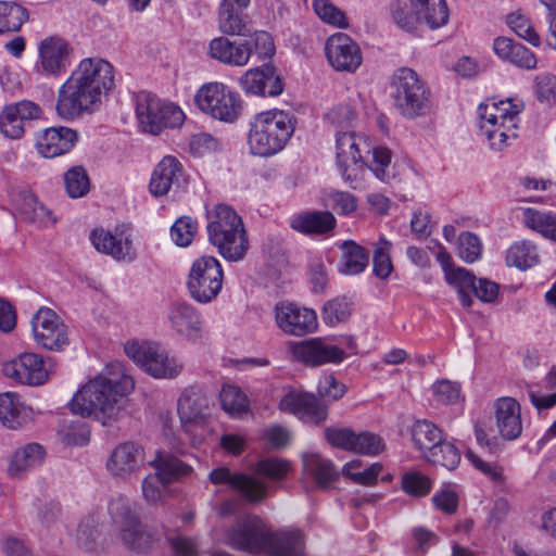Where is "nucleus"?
<instances>
[{
    "label": "nucleus",
    "instance_id": "f257e3e1",
    "mask_svg": "<svg viewBox=\"0 0 556 556\" xmlns=\"http://www.w3.org/2000/svg\"><path fill=\"white\" fill-rule=\"evenodd\" d=\"M115 87V67L100 56L81 59L58 90L56 114L73 121L98 110Z\"/></svg>",
    "mask_w": 556,
    "mask_h": 556
},
{
    "label": "nucleus",
    "instance_id": "f03ea898",
    "mask_svg": "<svg viewBox=\"0 0 556 556\" xmlns=\"http://www.w3.org/2000/svg\"><path fill=\"white\" fill-rule=\"evenodd\" d=\"M134 389V378L126 372L124 365L113 362L77 390L70 402V409L81 417L116 420L127 408L128 396Z\"/></svg>",
    "mask_w": 556,
    "mask_h": 556
},
{
    "label": "nucleus",
    "instance_id": "7ed1b4c3",
    "mask_svg": "<svg viewBox=\"0 0 556 556\" xmlns=\"http://www.w3.org/2000/svg\"><path fill=\"white\" fill-rule=\"evenodd\" d=\"M227 543L235 549L274 556H301L304 553V539L299 530L271 533L256 517L239 521L228 533Z\"/></svg>",
    "mask_w": 556,
    "mask_h": 556
},
{
    "label": "nucleus",
    "instance_id": "20e7f679",
    "mask_svg": "<svg viewBox=\"0 0 556 556\" xmlns=\"http://www.w3.org/2000/svg\"><path fill=\"white\" fill-rule=\"evenodd\" d=\"M295 127L296 118L291 112L271 109L256 113L249 121V152L258 157L278 154L286 148Z\"/></svg>",
    "mask_w": 556,
    "mask_h": 556
},
{
    "label": "nucleus",
    "instance_id": "39448f33",
    "mask_svg": "<svg viewBox=\"0 0 556 556\" xmlns=\"http://www.w3.org/2000/svg\"><path fill=\"white\" fill-rule=\"evenodd\" d=\"M208 241L227 261H241L249 250V239L241 216L230 205L214 204L206 210Z\"/></svg>",
    "mask_w": 556,
    "mask_h": 556
},
{
    "label": "nucleus",
    "instance_id": "423d86ee",
    "mask_svg": "<svg viewBox=\"0 0 556 556\" xmlns=\"http://www.w3.org/2000/svg\"><path fill=\"white\" fill-rule=\"evenodd\" d=\"M521 105L511 100L488 99L478 108L479 132L493 151H503L518 136Z\"/></svg>",
    "mask_w": 556,
    "mask_h": 556
},
{
    "label": "nucleus",
    "instance_id": "0eeeda50",
    "mask_svg": "<svg viewBox=\"0 0 556 556\" xmlns=\"http://www.w3.org/2000/svg\"><path fill=\"white\" fill-rule=\"evenodd\" d=\"M371 150V138L364 131L334 132V156L338 170L350 186L356 188L365 170V156Z\"/></svg>",
    "mask_w": 556,
    "mask_h": 556
},
{
    "label": "nucleus",
    "instance_id": "6e6552de",
    "mask_svg": "<svg viewBox=\"0 0 556 556\" xmlns=\"http://www.w3.org/2000/svg\"><path fill=\"white\" fill-rule=\"evenodd\" d=\"M124 351L135 364L154 379H174L184 370L182 361L157 342H127Z\"/></svg>",
    "mask_w": 556,
    "mask_h": 556
},
{
    "label": "nucleus",
    "instance_id": "1a4fd4ad",
    "mask_svg": "<svg viewBox=\"0 0 556 556\" xmlns=\"http://www.w3.org/2000/svg\"><path fill=\"white\" fill-rule=\"evenodd\" d=\"M194 104L203 114L226 124L235 123L243 109L241 96L222 81L203 84L195 91Z\"/></svg>",
    "mask_w": 556,
    "mask_h": 556
},
{
    "label": "nucleus",
    "instance_id": "9d476101",
    "mask_svg": "<svg viewBox=\"0 0 556 556\" xmlns=\"http://www.w3.org/2000/svg\"><path fill=\"white\" fill-rule=\"evenodd\" d=\"M391 88L394 105L404 117L414 119L429 112V91L412 68L396 70L391 78Z\"/></svg>",
    "mask_w": 556,
    "mask_h": 556
},
{
    "label": "nucleus",
    "instance_id": "9b49d317",
    "mask_svg": "<svg viewBox=\"0 0 556 556\" xmlns=\"http://www.w3.org/2000/svg\"><path fill=\"white\" fill-rule=\"evenodd\" d=\"M224 280L222 264L214 256L203 255L191 265L187 288L198 303L207 304L217 298Z\"/></svg>",
    "mask_w": 556,
    "mask_h": 556
},
{
    "label": "nucleus",
    "instance_id": "f8f14e48",
    "mask_svg": "<svg viewBox=\"0 0 556 556\" xmlns=\"http://www.w3.org/2000/svg\"><path fill=\"white\" fill-rule=\"evenodd\" d=\"M109 513L128 548L144 552L151 547L153 536L139 522L128 498L121 495L113 497L109 503Z\"/></svg>",
    "mask_w": 556,
    "mask_h": 556
},
{
    "label": "nucleus",
    "instance_id": "ddd939ff",
    "mask_svg": "<svg viewBox=\"0 0 556 556\" xmlns=\"http://www.w3.org/2000/svg\"><path fill=\"white\" fill-rule=\"evenodd\" d=\"M276 326L287 336L305 337L318 328L313 308L290 301H279L273 308Z\"/></svg>",
    "mask_w": 556,
    "mask_h": 556
},
{
    "label": "nucleus",
    "instance_id": "4468645a",
    "mask_svg": "<svg viewBox=\"0 0 556 556\" xmlns=\"http://www.w3.org/2000/svg\"><path fill=\"white\" fill-rule=\"evenodd\" d=\"M89 240L99 253L117 262L131 263L137 258L131 232L126 226H117L114 230L96 228L91 230Z\"/></svg>",
    "mask_w": 556,
    "mask_h": 556
},
{
    "label": "nucleus",
    "instance_id": "2eb2a0df",
    "mask_svg": "<svg viewBox=\"0 0 556 556\" xmlns=\"http://www.w3.org/2000/svg\"><path fill=\"white\" fill-rule=\"evenodd\" d=\"M30 324L33 338L41 348L60 351L68 344L67 327L53 309L40 307Z\"/></svg>",
    "mask_w": 556,
    "mask_h": 556
},
{
    "label": "nucleus",
    "instance_id": "dca6fc26",
    "mask_svg": "<svg viewBox=\"0 0 556 556\" xmlns=\"http://www.w3.org/2000/svg\"><path fill=\"white\" fill-rule=\"evenodd\" d=\"M34 72L43 78H56L66 72L72 48L63 38L51 36L42 39L37 48Z\"/></svg>",
    "mask_w": 556,
    "mask_h": 556
},
{
    "label": "nucleus",
    "instance_id": "f3484780",
    "mask_svg": "<svg viewBox=\"0 0 556 556\" xmlns=\"http://www.w3.org/2000/svg\"><path fill=\"white\" fill-rule=\"evenodd\" d=\"M325 437L334 447L366 456H376L386 447L382 438L370 431L356 432L351 428H327Z\"/></svg>",
    "mask_w": 556,
    "mask_h": 556
},
{
    "label": "nucleus",
    "instance_id": "a211bd4d",
    "mask_svg": "<svg viewBox=\"0 0 556 556\" xmlns=\"http://www.w3.org/2000/svg\"><path fill=\"white\" fill-rule=\"evenodd\" d=\"M144 452L132 442L116 445L109 455L105 469L116 481L128 482L144 467Z\"/></svg>",
    "mask_w": 556,
    "mask_h": 556
},
{
    "label": "nucleus",
    "instance_id": "6ab92c4d",
    "mask_svg": "<svg viewBox=\"0 0 556 556\" xmlns=\"http://www.w3.org/2000/svg\"><path fill=\"white\" fill-rule=\"evenodd\" d=\"M290 357L306 366H321L328 363H340L344 359L345 353L337 345L327 343L321 338H314L304 341H291L288 343Z\"/></svg>",
    "mask_w": 556,
    "mask_h": 556
},
{
    "label": "nucleus",
    "instance_id": "aec40b11",
    "mask_svg": "<svg viewBox=\"0 0 556 556\" xmlns=\"http://www.w3.org/2000/svg\"><path fill=\"white\" fill-rule=\"evenodd\" d=\"M278 407L283 413L296 416L304 422L318 425L326 420L328 410L317 397L300 390H289L280 399Z\"/></svg>",
    "mask_w": 556,
    "mask_h": 556
},
{
    "label": "nucleus",
    "instance_id": "412c9836",
    "mask_svg": "<svg viewBox=\"0 0 556 556\" xmlns=\"http://www.w3.org/2000/svg\"><path fill=\"white\" fill-rule=\"evenodd\" d=\"M325 51L328 62L338 72L354 73L363 61L357 43L343 33L331 35L326 41Z\"/></svg>",
    "mask_w": 556,
    "mask_h": 556
},
{
    "label": "nucleus",
    "instance_id": "4be33fe9",
    "mask_svg": "<svg viewBox=\"0 0 556 556\" xmlns=\"http://www.w3.org/2000/svg\"><path fill=\"white\" fill-rule=\"evenodd\" d=\"M2 370L8 378L27 386H40L49 379L45 359L36 353H22L7 362Z\"/></svg>",
    "mask_w": 556,
    "mask_h": 556
},
{
    "label": "nucleus",
    "instance_id": "5701e85b",
    "mask_svg": "<svg viewBox=\"0 0 556 556\" xmlns=\"http://www.w3.org/2000/svg\"><path fill=\"white\" fill-rule=\"evenodd\" d=\"M177 410L185 432L191 435L210 416L208 399L201 390L188 388L179 396Z\"/></svg>",
    "mask_w": 556,
    "mask_h": 556
},
{
    "label": "nucleus",
    "instance_id": "b1692460",
    "mask_svg": "<svg viewBox=\"0 0 556 556\" xmlns=\"http://www.w3.org/2000/svg\"><path fill=\"white\" fill-rule=\"evenodd\" d=\"M170 329L180 338L195 342L202 338L203 321L197 308L186 302L173 303L166 312Z\"/></svg>",
    "mask_w": 556,
    "mask_h": 556
},
{
    "label": "nucleus",
    "instance_id": "393cba45",
    "mask_svg": "<svg viewBox=\"0 0 556 556\" xmlns=\"http://www.w3.org/2000/svg\"><path fill=\"white\" fill-rule=\"evenodd\" d=\"M41 109L35 102L23 100L5 105L0 112V132L8 139L17 140L25 132L27 121L39 118Z\"/></svg>",
    "mask_w": 556,
    "mask_h": 556
},
{
    "label": "nucleus",
    "instance_id": "a878e982",
    "mask_svg": "<svg viewBox=\"0 0 556 556\" xmlns=\"http://www.w3.org/2000/svg\"><path fill=\"white\" fill-rule=\"evenodd\" d=\"M208 479L213 484H225L238 491L250 502L262 501L267 493V486L260 480L245 473L231 472L227 467L213 469Z\"/></svg>",
    "mask_w": 556,
    "mask_h": 556
},
{
    "label": "nucleus",
    "instance_id": "bb28decb",
    "mask_svg": "<svg viewBox=\"0 0 556 556\" xmlns=\"http://www.w3.org/2000/svg\"><path fill=\"white\" fill-rule=\"evenodd\" d=\"M240 88L247 93L258 97H278L283 84L273 66L250 68L239 78Z\"/></svg>",
    "mask_w": 556,
    "mask_h": 556
},
{
    "label": "nucleus",
    "instance_id": "cd10ccee",
    "mask_svg": "<svg viewBox=\"0 0 556 556\" xmlns=\"http://www.w3.org/2000/svg\"><path fill=\"white\" fill-rule=\"evenodd\" d=\"M77 140V131L70 127H49L37 135L36 147L43 157L52 159L71 151Z\"/></svg>",
    "mask_w": 556,
    "mask_h": 556
},
{
    "label": "nucleus",
    "instance_id": "c85d7f7f",
    "mask_svg": "<svg viewBox=\"0 0 556 556\" xmlns=\"http://www.w3.org/2000/svg\"><path fill=\"white\" fill-rule=\"evenodd\" d=\"M184 180V166L173 155H165L154 167L150 179V192L155 197L168 193L174 186Z\"/></svg>",
    "mask_w": 556,
    "mask_h": 556
},
{
    "label": "nucleus",
    "instance_id": "c756f323",
    "mask_svg": "<svg viewBox=\"0 0 556 556\" xmlns=\"http://www.w3.org/2000/svg\"><path fill=\"white\" fill-rule=\"evenodd\" d=\"M493 408L501 435L506 440L518 438L522 431L520 404L514 397L505 396L497 399Z\"/></svg>",
    "mask_w": 556,
    "mask_h": 556
},
{
    "label": "nucleus",
    "instance_id": "7c9ffc66",
    "mask_svg": "<svg viewBox=\"0 0 556 556\" xmlns=\"http://www.w3.org/2000/svg\"><path fill=\"white\" fill-rule=\"evenodd\" d=\"M211 58L230 65L245 66L252 55V48L248 42L230 41L226 37H217L211 40L208 47Z\"/></svg>",
    "mask_w": 556,
    "mask_h": 556
},
{
    "label": "nucleus",
    "instance_id": "2f4dec72",
    "mask_svg": "<svg viewBox=\"0 0 556 556\" xmlns=\"http://www.w3.org/2000/svg\"><path fill=\"white\" fill-rule=\"evenodd\" d=\"M45 456L46 451L40 444H25L16 448L9 457L8 473L13 478H21L40 466Z\"/></svg>",
    "mask_w": 556,
    "mask_h": 556
},
{
    "label": "nucleus",
    "instance_id": "473e14b6",
    "mask_svg": "<svg viewBox=\"0 0 556 556\" xmlns=\"http://www.w3.org/2000/svg\"><path fill=\"white\" fill-rule=\"evenodd\" d=\"M336 225V217L328 211L304 212L293 215L290 219V227L304 235H325L330 232Z\"/></svg>",
    "mask_w": 556,
    "mask_h": 556
},
{
    "label": "nucleus",
    "instance_id": "72a5a7b5",
    "mask_svg": "<svg viewBox=\"0 0 556 556\" xmlns=\"http://www.w3.org/2000/svg\"><path fill=\"white\" fill-rule=\"evenodd\" d=\"M160 99L147 91H140L135 97V113L138 127L142 132L157 135Z\"/></svg>",
    "mask_w": 556,
    "mask_h": 556
},
{
    "label": "nucleus",
    "instance_id": "f704fd0d",
    "mask_svg": "<svg viewBox=\"0 0 556 556\" xmlns=\"http://www.w3.org/2000/svg\"><path fill=\"white\" fill-rule=\"evenodd\" d=\"M303 470L312 477L319 488H328L339 478V472L333 463L318 453H305L303 455Z\"/></svg>",
    "mask_w": 556,
    "mask_h": 556
},
{
    "label": "nucleus",
    "instance_id": "c9c22d12",
    "mask_svg": "<svg viewBox=\"0 0 556 556\" xmlns=\"http://www.w3.org/2000/svg\"><path fill=\"white\" fill-rule=\"evenodd\" d=\"M235 3L239 9H247L250 0H222L217 12L218 29L229 36L242 35L244 29V22Z\"/></svg>",
    "mask_w": 556,
    "mask_h": 556
},
{
    "label": "nucleus",
    "instance_id": "e433bc0d",
    "mask_svg": "<svg viewBox=\"0 0 556 556\" xmlns=\"http://www.w3.org/2000/svg\"><path fill=\"white\" fill-rule=\"evenodd\" d=\"M341 257L338 263V270L348 276L363 273L369 262V253L365 248L354 241H344L340 245Z\"/></svg>",
    "mask_w": 556,
    "mask_h": 556
},
{
    "label": "nucleus",
    "instance_id": "4c0bfd02",
    "mask_svg": "<svg viewBox=\"0 0 556 556\" xmlns=\"http://www.w3.org/2000/svg\"><path fill=\"white\" fill-rule=\"evenodd\" d=\"M409 3L429 28L438 29L447 24L450 12L445 0H409Z\"/></svg>",
    "mask_w": 556,
    "mask_h": 556
},
{
    "label": "nucleus",
    "instance_id": "58836bf2",
    "mask_svg": "<svg viewBox=\"0 0 556 556\" xmlns=\"http://www.w3.org/2000/svg\"><path fill=\"white\" fill-rule=\"evenodd\" d=\"M30 417V409L21 402L17 394H0V421L8 428L15 429Z\"/></svg>",
    "mask_w": 556,
    "mask_h": 556
},
{
    "label": "nucleus",
    "instance_id": "ea45409f",
    "mask_svg": "<svg viewBox=\"0 0 556 556\" xmlns=\"http://www.w3.org/2000/svg\"><path fill=\"white\" fill-rule=\"evenodd\" d=\"M522 222L527 228L540 233L543 238L556 241L555 213L526 207L522 210Z\"/></svg>",
    "mask_w": 556,
    "mask_h": 556
},
{
    "label": "nucleus",
    "instance_id": "a19ab883",
    "mask_svg": "<svg viewBox=\"0 0 556 556\" xmlns=\"http://www.w3.org/2000/svg\"><path fill=\"white\" fill-rule=\"evenodd\" d=\"M410 437L414 445L422 452L424 456L429 454L443 440L441 429L426 419L416 420L413 424Z\"/></svg>",
    "mask_w": 556,
    "mask_h": 556
},
{
    "label": "nucleus",
    "instance_id": "79ce46f5",
    "mask_svg": "<svg viewBox=\"0 0 556 556\" xmlns=\"http://www.w3.org/2000/svg\"><path fill=\"white\" fill-rule=\"evenodd\" d=\"M539 262L540 254L538 247L531 241H516L507 249L506 263L508 266L526 270L538 265Z\"/></svg>",
    "mask_w": 556,
    "mask_h": 556
},
{
    "label": "nucleus",
    "instance_id": "37998d69",
    "mask_svg": "<svg viewBox=\"0 0 556 556\" xmlns=\"http://www.w3.org/2000/svg\"><path fill=\"white\" fill-rule=\"evenodd\" d=\"M150 466L156 470L164 483L182 479L192 472V468L177 457L160 453L150 462Z\"/></svg>",
    "mask_w": 556,
    "mask_h": 556
},
{
    "label": "nucleus",
    "instance_id": "c03bdc74",
    "mask_svg": "<svg viewBox=\"0 0 556 556\" xmlns=\"http://www.w3.org/2000/svg\"><path fill=\"white\" fill-rule=\"evenodd\" d=\"M370 159L365 156V168H368L381 182L391 180L390 165L392 162V152L386 146H374L369 152Z\"/></svg>",
    "mask_w": 556,
    "mask_h": 556
},
{
    "label": "nucleus",
    "instance_id": "a18cd8bd",
    "mask_svg": "<svg viewBox=\"0 0 556 556\" xmlns=\"http://www.w3.org/2000/svg\"><path fill=\"white\" fill-rule=\"evenodd\" d=\"M25 8L12 1H0V34L17 31L27 20Z\"/></svg>",
    "mask_w": 556,
    "mask_h": 556
},
{
    "label": "nucleus",
    "instance_id": "49530a36",
    "mask_svg": "<svg viewBox=\"0 0 556 556\" xmlns=\"http://www.w3.org/2000/svg\"><path fill=\"white\" fill-rule=\"evenodd\" d=\"M223 409L232 417H240L249 410V400L240 388L231 384L224 386L220 391Z\"/></svg>",
    "mask_w": 556,
    "mask_h": 556
},
{
    "label": "nucleus",
    "instance_id": "de8ad7c7",
    "mask_svg": "<svg viewBox=\"0 0 556 556\" xmlns=\"http://www.w3.org/2000/svg\"><path fill=\"white\" fill-rule=\"evenodd\" d=\"M66 193L72 199L85 197L90 190V179L83 166H73L64 174Z\"/></svg>",
    "mask_w": 556,
    "mask_h": 556
},
{
    "label": "nucleus",
    "instance_id": "09e8293b",
    "mask_svg": "<svg viewBox=\"0 0 556 556\" xmlns=\"http://www.w3.org/2000/svg\"><path fill=\"white\" fill-rule=\"evenodd\" d=\"M390 16L392 22L406 33H415L418 25L422 24L419 14L401 1L392 2L390 5Z\"/></svg>",
    "mask_w": 556,
    "mask_h": 556
},
{
    "label": "nucleus",
    "instance_id": "8fccbe9b",
    "mask_svg": "<svg viewBox=\"0 0 556 556\" xmlns=\"http://www.w3.org/2000/svg\"><path fill=\"white\" fill-rule=\"evenodd\" d=\"M362 466V460L353 459L343 466L342 475L358 484L371 485L376 483L378 476L382 471V465L380 463H372L367 468L361 469V471H353L354 467Z\"/></svg>",
    "mask_w": 556,
    "mask_h": 556
},
{
    "label": "nucleus",
    "instance_id": "3c124183",
    "mask_svg": "<svg viewBox=\"0 0 556 556\" xmlns=\"http://www.w3.org/2000/svg\"><path fill=\"white\" fill-rule=\"evenodd\" d=\"M432 399L438 405H455L463 400L458 382L441 379L431 387Z\"/></svg>",
    "mask_w": 556,
    "mask_h": 556
},
{
    "label": "nucleus",
    "instance_id": "603ef678",
    "mask_svg": "<svg viewBox=\"0 0 556 556\" xmlns=\"http://www.w3.org/2000/svg\"><path fill=\"white\" fill-rule=\"evenodd\" d=\"M315 14L326 24L338 28H348L349 22L345 13L332 4L329 0H313Z\"/></svg>",
    "mask_w": 556,
    "mask_h": 556
},
{
    "label": "nucleus",
    "instance_id": "864d4df0",
    "mask_svg": "<svg viewBox=\"0 0 556 556\" xmlns=\"http://www.w3.org/2000/svg\"><path fill=\"white\" fill-rule=\"evenodd\" d=\"M355 118L356 112L349 103L333 105L325 115V122L336 131L352 130Z\"/></svg>",
    "mask_w": 556,
    "mask_h": 556
},
{
    "label": "nucleus",
    "instance_id": "5fc2aeb1",
    "mask_svg": "<svg viewBox=\"0 0 556 556\" xmlns=\"http://www.w3.org/2000/svg\"><path fill=\"white\" fill-rule=\"evenodd\" d=\"M429 462L441 465L448 470L455 469L460 462V453L450 442L442 440L429 454L425 456Z\"/></svg>",
    "mask_w": 556,
    "mask_h": 556
},
{
    "label": "nucleus",
    "instance_id": "6e6d98bb",
    "mask_svg": "<svg viewBox=\"0 0 556 556\" xmlns=\"http://www.w3.org/2000/svg\"><path fill=\"white\" fill-rule=\"evenodd\" d=\"M352 312V302L345 296H338L328 301L323 309L325 324L334 326L349 318Z\"/></svg>",
    "mask_w": 556,
    "mask_h": 556
},
{
    "label": "nucleus",
    "instance_id": "4d7b16f0",
    "mask_svg": "<svg viewBox=\"0 0 556 556\" xmlns=\"http://www.w3.org/2000/svg\"><path fill=\"white\" fill-rule=\"evenodd\" d=\"M466 458L472 464V466L481 471L490 481L500 489H504L506 485V475L504 468L497 463H489L481 459L472 451L466 453Z\"/></svg>",
    "mask_w": 556,
    "mask_h": 556
},
{
    "label": "nucleus",
    "instance_id": "13d9d810",
    "mask_svg": "<svg viewBox=\"0 0 556 556\" xmlns=\"http://www.w3.org/2000/svg\"><path fill=\"white\" fill-rule=\"evenodd\" d=\"M481 239L473 232L464 231L457 239V254L466 263H473L482 255Z\"/></svg>",
    "mask_w": 556,
    "mask_h": 556
},
{
    "label": "nucleus",
    "instance_id": "bf43d9fd",
    "mask_svg": "<svg viewBox=\"0 0 556 556\" xmlns=\"http://www.w3.org/2000/svg\"><path fill=\"white\" fill-rule=\"evenodd\" d=\"M186 119L185 112L174 102L162 101L160 99V112L157 123V135L165 128H178L182 126Z\"/></svg>",
    "mask_w": 556,
    "mask_h": 556
},
{
    "label": "nucleus",
    "instance_id": "052dcab7",
    "mask_svg": "<svg viewBox=\"0 0 556 556\" xmlns=\"http://www.w3.org/2000/svg\"><path fill=\"white\" fill-rule=\"evenodd\" d=\"M507 25L520 38L534 47L541 45L540 36L533 28L530 18L520 12H514L507 16Z\"/></svg>",
    "mask_w": 556,
    "mask_h": 556
},
{
    "label": "nucleus",
    "instance_id": "680f3d73",
    "mask_svg": "<svg viewBox=\"0 0 556 556\" xmlns=\"http://www.w3.org/2000/svg\"><path fill=\"white\" fill-rule=\"evenodd\" d=\"M198 231V224L191 217L182 216L178 218L170 228V238L173 242L181 248L191 244Z\"/></svg>",
    "mask_w": 556,
    "mask_h": 556
},
{
    "label": "nucleus",
    "instance_id": "e2e57ef3",
    "mask_svg": "<svg viewBox=\"0 0 556 556\" xmlns=\"http://www.w3.org/2000/svg\"><path fill=\"white\" fill-rule=\"evenodd\" d=\"M391 248V242L384 238H380L376 243L374 251V273L380 279L388 278L393 270L390 256Z\"/></svg>",
    "mask_w": 556,
    "mask_h": 556
},
{
    "label": "nucleus",
    "instance_id": "0e129e2a",
    "mask_svg": "<svg viewBox=\"0 0 556 556\" xmlns=\"http://www.w3.org/2000/svg\"><path fill=\"white\" fill-rule=\"evenodd\" d=\"M22 213L26 219L40 226H48L54 223L51 211L33 195L24 199Z\"/></svg>",
    "mask_w": 556,
    "mask_h": 556
},
{
    "label": "nucleus",
    "instance_id": "69168bd1",
    "mask_svg": "<svg viewBox=\"0 0 556 556\" xmlns=\"http://www.w3.org/2000/svg\"><path fill=\"white\" fill-rule=\"evenodd\" d=\"M458 501L457 486L452 483L442 485L432 497L435 508L448 515L456 513Z\"/></svg>",
    "mask_w": 556,
    "mask_h": 556
},
{
    "label": "nucleus",
    "instance_id": "338daca9",
    "mask_svg": "<svg viewBox=\"0 0 556 556\" xmlns=\"http://www.w3.org/2000/svg\"><path fill=\"white\" fill-rule=\"evenodd\" d=\"M255 470L267 479L281 480L291 470V464L286 459L270 457L260 460Z\"/></svg>",
    "mask_w": 556,
    "mask_h": 556
},
{
    "label": "nucleus",
    "instance_id": "774afa93",
    "mask_svg": "<svg viewBox=\"0 0 556 556\" xmlns=\"http://www.w3.org/2000/svg\"><path fill=\"white\" fill-rule=\"evenodd\" d=\"M431 480L419 471L406 472L402 478V489L413 496H425L431 490Z\"/></svg>",
    "mask_w": 556,
    "mask_h": 556
}]
</instances>
